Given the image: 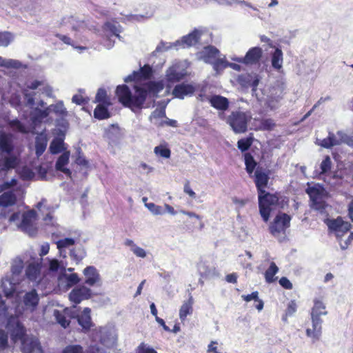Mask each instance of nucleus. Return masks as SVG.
I'll return each mask as SVG.
<instances>
[{
	"label": "nucleus",
	"mask_w": 353,
	"mask_h": 353,
	"mask_svg": "<svg viewBox=\"0 0 353 353\" xmlns=\"http://www.w3.org/2000/svg\"><path fill=\"white\" fill-rule=\"evenodd\" d=\"M163 89V84L161 81H150L141 85H134V94L127 85H119L116 88L115 94L123 106L136 112L144 108L148 97L157 98Z\"/></svg>",
	"instance_id": "nucleus-1"
},
{
	"label": "nucleus",
	"mask_w": 353,
	"mask_h": 353,
	"mask_svg": "<svg viewBox=\"0 0 353 353\" xmlns=\"http://www.w3.org/2000/svg\"><path fill=\"white\" fill-rule=\"evenodd\" d=\"M254 182L258 194V203L261 216L265 222L268 221L272 211L276 208H283L288 199L281 192L270 193L265 190L270 179V171L261 167H256L253 172Z\"/></svg>",
	"instance_id": "nucleus-2"
},
{
	"label": "nucleus",
	"mask_w": 353,
	"mask_h": 353,
	"mask_svg": "<svg viewBox=\"0 0 353 353\" xmlns=\"http://www.w3.org/2000/svg\"><path fill=\"white\" fill-rule=\"evenodd\" d=\"M325 314H327V311L325 310V304L321 300L315 299L314 300V306L311 311V319L313 329L307 328L306 330V335L313 339L314 341L319 339L321 334V324L323 323L321 316Z\"/></svg>",
	"instance_id": "nucleus-3"
},
{
	"label": "nucleus",
	"mask_w": 353,
	"mask_h": 353,
	"mask_svg": "<svg viewBox=\"0 0 353 353\" xmlns=\"http://www.w3.org/2000/svg\"><path fill=\"white\" fill-rule=\"evenodd\" d=\"M253 141L254 138L252 136L241 139L237 141V148L242 152H244L243 159L245 165V170L250 176H252L254 170L258 165L257 161L254 159L251 152H247L252 145Z\"/></svg>",
	"instance_id": "nucleus-4"
},
{
	"label": "nucleus",
	"mask_w": 353,
	"mask_h": 353,
	"mask_svg": "<svg viewBox=\"0 0 353 353\" xmlns=\"http://www.w3.org/2000/svg\"><path fill=\"white\" fill-rule=\"evenodd\" d=\"M251 115L248 112L240 110L232 111L228 116L227 123L236 134L244 133L248 130V122Z\"/></svg>",
	"instance_id": "nucleus-5"
},
{
	"label": "nucleus",
	"mask_w": 353,
	"mask_h": 353,
	"mask_svg": "<svg viewBox=\"0 0 353 353\" xmlns=\"http://www.w3.org/2000/svg\"><path fill=\"white\" fill-rule=\"evenodd\" d=\"M290 221L291 216L288 214L283 212L279 213L269 227L270 233L276 236L285 232L286 229L290 226Z\"/></svg>",
	"instance_id": "nucleus-6"
},
{
	"label": "nucleus",
	"mask_w": 353,
	"mask_h": 353,
	"mask_svg": "<svg viewBox=\"0 0 353 353\" xmlns=\"http://www.w3.org/2000/svg\"><path fill=\"white\" fill-rule=\"evenodd\" d=\"M19 163L20 160L14 154L0 153V176H6L10 171L17 168Z\"/></svg>",
	"instance_id": "nucleus-7"
},
{
	"label": "nucleus",
	"mask_w": 353,
	"mask_h": 353,
	"mask_svg": "<svg viewBox=\"0 0 353 353\" xmlns=\"http://www.w3.org/2000/svg\"><path fill=\"white\" fill-rule=\"evenodd\" d=\"M262 57V48L260 47H252L248 50L243 57H239L235 61L246 65H252L259 63Z\"/></svg>",
	"instance_id": "nucleus-8"
},
{
	"label": "nucleus",
	"mask_w": 353,
	"mask_h": 353,
	"mask_svg": "<svg viewBox=\"0 0 353 353\" xmlns=\"http://www.w3.org/2000/svg\"><path fill=\"white\" fill-rule=\"evenodd\" d=\"M91 290L84 285L74 288L69 294L70 300L75 305L91 297Z\"/></svg>",
	"instance_id": "nucleus-9"
},
{
	"label": "nucleus",
	"mask_w": 353,
	"mask_h": 353,
	"mask_svg": "<svg viewBox=\"0 0 353 353\" xmlns=\"http://www.w3.org/2000/svg\"><path fill=\"white\" fill-rule=\"evenodd\" d=\"M37 213L34 210L26 212L22 215V220L20 223V228L29 234L36 232L34 222L36 219Z\"/></svg>",
	"instance_id": "nucleus-10"
},
{
	"label": "nucleus",
	"mask_w": 353,
	"mask_h": 353,
	"mask_svg": "<svg viewBox=\"0 0 353 353\" xmlns=\"http://www.w3.org/2000/svg\"><path fill=\"white\" fill-rule=\"evenodd\" d=\"M196 91V87L192 83H181L176 85L172 94L174 98L183 99L185 97L192 96Z\"/></svg>",
	"instance_id": "nucleus-11"
},
{
	"label": "nucleus",
	"mask_w": 353,
	"mask_h": 353,
	"mask_svg": "<svg viewBox=\"0 0 353 353\" xmlns=\"http://www.w3.org/2000/svg\"><path fill=\"white\" fill-rule=\"evenodd\" d=\"M328 228L334 231L339 235L348 232L351 228V224L348 222L344 221L341 216L337 217L336 219H331L327 221Z\"/></svg>",
	"instance_id": "nucleus-12"
},
{
	"label": "nucleus",
	"mask_w": 353,
	"mask_h": 353,
	"mask_svg": "<svg viewBox=\"0 0 353 353\" xmlns=\"http://www.w3.org/2000/svg\"><path fill=\"white\" fill-rule=\"evenodd\" d=\"M21 350L23 353H35L40 352L41 347L37 338L27 336L21 341Z\"/></svg>",
	"instance_id": "nucleus-13"
},
{
	"label": "nucleus",
	"mask_w": 353,
	"mask_h": 353,
	"mask_svg": "<svg viewBox=\"0 0 353 353\" xmlns=\"http://www.w3.org/2000/svg\"><path fill=\"white\" fill-rule=\"evenodd\" d=\"M41 268V261L30 263L26 268V276L30 281H37L40 279Z\"/></svg>",
	"instance_id": "nucleus-14"
},
{
	"label": "nucleus",
	"mask_w": 353,
	"mask_h": 353,
	"mask_svg": "<svg viewBox=\"0 0 353 353\" xmlns=\"http://www.w3.org/2000/svg\"><path fill=\"white\" fill-rule=\"evenodd\" d=\"M91 310L89 307H85L81 314L77 316V321L82 330L86 332L94 326L90 316Z\"/></svg>",
	"instance_id": "nucleus-15"
},
{
	"label": "nucleus",
	"mask_w": 353,
	"mask_h": 353,
	"mask_svg": "<svg viewBox=\"0 0 353 353\" xmlns=\"http://www.w3.org/2000/svg\"><path fill=\"white\" fill-rule=\"evenodd\" d=\"M209 103L212 107L221 111L227 110L230 105L228 99L219 94H214L210 96V98L209 99Z\"/></svg>",
	"instance_id": "nucleus-16"
},
{
	"label": "nucleus",
	"mask_w": 353,
	"mask_h": 353,
	"mask_svg": "<svg viewBox=\"0 0 353 353\" xmlns=\"http://www.w3.org/2000/svg\"><path fill=\"white\" fill-rule=\"evenodd\" d=\"M83 274L85 277V283L93 286L100 281V275L94 266H88L83 270Z\"/></svg>",
	"instance_id": "nucleus-17"
},
{
	"label": "nucleus",
	"mask_w": 353,
	"mask_h": 353,
	"mask_svg": "<svg viewBox=\"0 0 353 353\" xmlns=\"http://www.w3.org/2000/svg\"><path fill=\"white\" fill-rule=\"evenodd\" d=\"M23 301L26 308L34 311L39 302V297L36 290L33 289L26 292L23 296Z\"/></svg>",
	"instance_id": "nucleus-18"
},
{
	"label": "nucleus",
	"mask_w": 353,
	"mask_h": 353,
	"mask_svg": "<svg viewBox=\"0 0 353 353\" xmlns=\"http://www.w3.org/2000/svg\"><path fill=\"white\" fill-rule=\"evenodd\" d=\"M54 316L57 323L63 328L68 327L70 323V319L74 318L68 309H65L62 312L55 310Z\"/></svg>",
	"instance_id": "nucleus-19"
},
{
	"label": "nucleus",
	"mask_w": 353,
	"mask_h": 353,
	"mask_svg": "<svg viewBox=\"0 0 353 353\" xmlns=\"http://www.w3.org/2000/svg\"><path fill=\"white\" fill-rule=\"evenodd\" d=\"M48 144V139L46 135L41 133L35 138V154L39 158L46 151Z\"/></svg>",
	"instance_id": "nucleus-20"
},
{
	"label": "nucleus",
	"mask_w": 353,
	"mask_h": 353,
	"mask_svg": "<svg viewBox=\"0 0 353 353\" xmlns=\"http://www.w3.org/2000/svg\"><path fill=\"white\" fill-rule=\"evenodd\" d=\"M16 194L12 191L5 192L0 195V207L7 208L16 204Z\"/></svg>",
	"instance_id": "nucleus-21"
},
{
	"label": "nucleus",
	"mask_w": 353,
	"mask_h": 353,
	"mask_svg": "<svg viewBox=\"0 0 353 353\" xmlns=\"http://www.w3.org/2000/svg\"><path fill=\"white\" fill-rule=\"evenodd\" d=\"M14 145L11 139L6 134L0 135V153L14 154Z\"/></svg>",
	"instance_id": "nucleus-22"
},
{
	"label": "nucleus",
	"mask_w": 353,
	"mask_h": 353,
	"mask_svg": "<svg viewBox=\"0 0 353 353\" xmlns=\"http://www.w3.org/2000/svg\"><path fill=\"white\" fill-rule=\"evenodd\" d=\"M185 73L177 70L175 68L171 67L166 72V80L169 83H176L183 80Z\"/></svg>",
	"instance_id": "nucleus-23"
},
{
	"label": "nucleus",
	"mask_w": 353,
	"mask_h": 353,
	"mask_svg": "<svg viewBox=\"0 0 353 353\" xmlns=\"http://www.w3.org/2000/svg\"><path fill=\"white\" fill-rule=\"evenodd\" d=\"M283 54L281 49L276 48L271 54V63L274 69L280 70L283 67Z\"/></svg>",
	"instance_id": "nucleus-24"
},
{
	"label": "nucleus",
	"mask_w": 353,
	"mask_h": 353,
	"mask_svg": "<svg viewBox=\"0 0 353 353\" xmlns=\"http://www.w3.org/2000/svg\"><path fill=\"white\" fill-rule=\"evenodd\" d=\"M106 104L99 103L94 110V117L98 120H104L110 118L111 114L108 110V107Z\"/></svg>",
	"instance_id": "nucleus-25"
},
{
	"label": "nucleus",
	"mask_w": 353,
	"mask_h": 353,
	"mask_svg": "<svg viewBox=\"0 0 353 353\" xmlns=\"http://www.w3.org/2000/svg\"><path fill=\"white\" fill-rule=\"evenodd\" d=\"M26 330L23 324L17 321L15 324V327L11 331V336L14 341L20 340L22 341L23 339H26Z\"/></svg>",
	"instance_id": "nucleus-26"
},
{
	"label": "nucleus",
	"mask_w": 353,
	"mask_h": 353,
	"mask_svg": "<svg viewBox=\"0 0 353 353\" xmlns=\"http://www.w3.org/2000/svg\"><path fill=\"white\" fill-rule=\"evenodd\" d=\"M192 305L193 300L192 297H190L188 301L183 303L179 310V317L181 321H184L188 315H190L192 313Z\"/></svg>",
	"instance_id": "nucleus-27"
},
{
	"label": "nucleus",
	"mask_w": 353,
	"mask_h": 353,
	"mask_svg": "<svg viewBox=\"0 0 353 353\" xmlns=\"http://www.w3.org/2000/svg\"><path fill=\"white\" fill-rule=\"evenodd\" d=\"M200 39V33L198 30H194L188 35L183 37L182 43L188 47L195 45Z\"/></svg>",
	"instance_id": "nucleus-28"
},
{
	"label": "nucleus",
	"mask_w": 353,
	"mask_h": 353,
	"mask_svg": "<svg viewBox=\"0 0 353 353\" xmlns=\"http://www.w3.org/2000/svg\"><path fill=\"white\" fill-rule=\"evenodd\" d=\"M134 74L137 75L139 80H147L152 77L153 70L150 65L145 64L143 67H141L139 71H134Z\"/></svg>",
	"instance_id": "nucleus-29"
},
{
	"label": "nucleus",
	"mask_w": 353,
	"mask_h": 353,
	"mask_svg": "<svg viewBox=\"0 0 353 353\" xmlns=\"http://www.w3.org/2000/svg\"><path fill=\"white\" fill-rule=\"evenodd\" d=\"M94 102L106 104V105H112L110 99L108 96L107 92L104 88H99L97 90Z\"/></svg>",
	"instance_id": "nucleus-30"
},
{
	"label": "nucleus",
	"mask_w": 353,
	"mask_h": 353,
	"mask_svg": "<svg viewBox=\"0 0 353 353\" xmlns=\"http://www.w3.org/2000/svg\"><path fill=\"white\" fill-rule=\"evenodd\" d=\"M279 268L274 262H272L265 270L264 276L267 283H270L275 281L274 276L278 272Z\"/></svg>",
	"instance_id": "nucleus-31"
},
{
	"label": "nucleus",
	"mask_w": 353,
	"mask_h": 353,
	"mask_svg": "<svg viewBox=\"0 0 353 353\" xmlns=\"http://www.w3.org/2000/svg\"><path fill=\"white\" fill-rule=\"evenodd\" d=\"M163 118H166L165 107L155 109L150 115L149 120L155 125V122H160Z\"/></svg>",
	"instance_id": "nucleus-32"
},
{
	"label": "nucleus",
	"mask_w": 353,
	"mask_h": 353,
	"mask_svg": "<svg viewBox=\"0 0 353 353\" xmlns=\"http://www.w3.org/2000/svg\"><path fill=\"white\" fill-rule=\"evenodd\" d=\"M219 54V50L216 48L212 46L205 48L204 59L206 62H209L211 59H215Z\"/></svg>",
	"instance_id": "nucleus-33"
},
{
	"label": "nucleus",
	"mask_w": 353,
	"mask_h": 353,
	"mask_svg": "<svg viewBox=\"0 0 353 353\" xmlns=\"http://www.w3.org/2000/svg\"><path fill=\"white\" fill-rule=\"evenodd\" d=\"M50 152L52 154L61 152L63 150V141L61 139H54L50 145Z\"/></svg>",
	"instance_id": "nucleus-34"
},
{
	"label": "nucleus",
	"mask_w": 353,
	"mask_h": 353,
	"mask_svg": "<svg viewBox=\"0 0 353 353\" xmlns=\"http://www.w3.org/2000/svg\"><path fill=\"white\" fill-rule=\"evenodd\" d=\"M8 125L14 131L23 134L28 132L26 127L17 119L10 121Z\"/></svg>",
	"instance_id": "nucleus-35"
},
{
	"label": "nucleus",
	"mask_w": 353,
	"mask_h": 353,
	"mask_svg": "<svg viewBox=\"0 0 353 353\" xmlns=\"http://www.w3.org/2000/svg\"><path fill=\"white\" fill-rule=\"evenodd\" d=\"M297 310V305L295 300H291L288 305L287 308L285 310V314L282 317V320L285 322L288 321V318L289 316H292Z\"/></svg>",
	"instance_id": "nucleus-36"
},
{
	"label": "nucleus",
	"mask_w": 353,
	"mask_h": 353,
	"mask_svg": "<svg viewBox=\"0 0 353 353\" xmlns=\"http://www.w3.org/2000/svg\"><path fill=\"white\" fill-rule=\"evenodd\" d=\"M70 158V152H63L57 159L55 168L57 170H62L63 168H65L66 165L69 163Z\"/></svg>",
	"instance_id": "nucleus-37"
},
{
	"label": "nucleus",
	"mask_w": 353,
	"mask_h": 353,
	"mask_svg": "<svg viewBox=\"0 0 353 353\" xmlns=\"http://www.w3.org/2000/svg\"><path fill=\"white\" fill-rule=\"evenodd\" d=\"M338 143L339 142L336 139L334 134L330 133L329 136L327 138H325L321 141V145L325 148H331L332 147L337 145Z\"/></svg>",
	"instance_id": "nucleus-38"
},
{
	"label": "nucleus",
	"mask_w": 353,
	"mask_h": 353,
	"mask_svg": "<svg viewBox=\"0 0 353 353\" xmlns=\"http://www.w3.org/2000/svg\"><path fill=\"white\" fill-rule=\"evenodd\" d=\"M23 269V262L19 259L15 261L11 265V272L12 276H19Z\"/></svg>",
	"instance_id": "nucleus-39"
},
{
	"label": "nucleus",
	"mask_w": 353,
	"mask_h": 353,
	"mask_svg": "<svg viewBox=\"0 0 353 353\" xmlns=\"http://www.w3.org/2000/svg\"><path fill=\"white\" fill-rule=\"evenodd\" d=\"M154 153L159 157L168 159L170 157V150L164 145H158L154 148Z\"/></svg>",
	"instance_id": "nucleus-40"
},
{
	"label": "nucleus",
	"mask_w": 353,
	"mask_h": 353,
	"mask_svg": "<svg viewBox=\"0 0 353 353\" xmlns=\"http://www.w3.org/2000/svg\"><path fill=\"white\" fill-rule=\"evenodd\" d=\"M75 244V241L72 238H65L60 239L57 242V248L59 250H62L70 246H72Z\"/></svg>",
	"instance_id": "nucleus-41"
},
{
	"label": "nucleus",
	"mask_w": 353,
	"mask_h": 353,
	"mask_svg": "<svg viewBox=\"0 0 353 353\" xmlns=\"http://www.w3.org/2000/svg\"><path fill=\"white\" fill-rule=\"evenodd\" d=\"M332 167V161L330 159V157L327 155L325 157L323 160L322 161L320 168H321V172L319 174H324L329 172L331 170Z\"/></svg>",
	"instance_id": "nucleus-42"
},
{
	"label": "nucleus",
	"mask_w": 353,
	"mask_h": 353,
	"mask_svg": "<svg viewBox=\"0 0 353 353\" xmlns=\"http://www.w3.org/2000/svg\"><path fill=\"white\" fill-rule=\"evenodd\" d=\"M0 66L6 68H17L19 66V62L12 59L5 60L0 57Z\"/></svg>",
	"instance_id": "nucleus-43"
},
{
	"label": "nucleus",
	"mask_w": 353,
	"mask_h": 353,
	"mask_svg": "<svg viewBox=\"0 0 353 353\" xmlns=\"http://www.w3.org/2000/svg\"><path fill=\"white\" fill-rule=\"evenodd\" d=\"M62 353H83V348L80 345H69L63 349Z\"/></svg>",
	"instance_id": "nucleus-44"
},
{
	"label": "nucleus",
	"mask_w": 353,
	"mask_h": 353,
	"mask_svg": "<svg viewBox=\"0 0 353 353\" xmlns=\"http://www.w3.org/2000/svg\"><path fill=\"white\" fill-rule=\"evenodd\" d=\"M155 125L158 128H163L165 125L176 128L177 127V121L166 117L165 120H162L160 122H155Z\"/></svg>",
	"instance_id": "nucleus-45"
},
{
	"label": "nucleus",
	"mask_w": 353,
	"mask_h": 353,
	"mask_svg": "<svg viewBox=\"0 0 353 353\" xmlns=\"http://www.w3.org/2000/svg\"><path fill=\"white\" fill-rule=\"evenodd\" d=\"M135 353H158L154 348L148 346L144 343H141L136 348Z\"/></svg>",
	"instance_id": "nucleus-46"
},
{
	"label": "nucleus",
	"mask_w": 353,
	"mask_h": 353,
	"mask_svg": "<svg viewBox=\"0 0 353 353\" xmlns=\"http://www.w3.org/2000/svg\"><path fill=\"white\" fill-rule=\"evenodd\" d=\"M8 347V334L3 330H0V349L5 350Z\"/></svg>",
	"instance_id": "nucleus-47"
},
{
	"label": "nucleus",
	"mask_w": 353,
	"mask_h": 353,
	"mask_svg": "<svg viewBox=\"0 0 353 353\" xmlns=\"http://www.w3.org/2000/svg\"><path fill=\"white\" fill-rule=\"evenodd\" d=\"M228 65L229 63L223 59H216L213 62V68L216 71L223 70Z\"/></svg>",
	"instance_id": "nucleus-48"
},
{
	"label": "nucleus",
	"mask_w": 353,
	"mask_h": 353,
	"mask_svg": "<svg viewBox=\"0 0 353 353\" xmlns=\"http://www.w3.org/2000/svg\"><path fill=\"white\" fill-rule=\"evenodd\" d=\"M75 163L81 166L88 168L89 166V161L85 159L84 155L82 154L81 149L78 150V155L75 159Z\"/></svg>",
	"instance_id": "nucleus-49"
},
{
	"label": "nucleus",
	"mask_w": 353,
	"mask_h": 353,
	"mask_svg": "<svg viewBox=\"0 0 353 353\" xmlns=\"http://www.w3.org/2000/svg\"><path fill=\"white\" fill-rule=\"evenodd\" d=\"M52 111L59 115H64L66 114V110L63 106V104L61 101L57 103L55 105H53L52 106Z\"/></svg>",
	"instance_id": "nucleus-50"
},
{
	"label": "nucleus",
	"mask_w": 353,
	"mask_h": 353,
	"mask_svg": "<svg viewBox=\"0 0 353 353\" xmlns=\"http://www.w3.org/2000/svg\"><path fill=\"white\" fill-rule=\"evenodd\" d=\"M72 101L73 103L77 104V105H84L88 103L89 98L88 97H84L81 94H74L72 97Z\"/></svg>",
	"instance_id": "nucleus-51"
},
{
	"label": "nucleus",
	"mask_w": 353,
	"mask_h": 353,
	"mask_svg": "<svg viewBox=\"0 0 353 353\" xmlns=\"http://www.w3.org/2000/svg\"><path fill=\"white\" fill-rule=\"evenodd\" d=\"M67 283L70 286L77 284L80 279L76 273L70 274L66 276Z\"/></svg>",
	"instance_id": "nucleus-52"
},
{
	"label": "nucleus",
	"mask_w": 353,
	"mask_h": 353,
	"mask_svg": "<svg viewBox=\"0 0 353 353\" xmlns=\"http://www.w3.org/2000/svg\"><path fill=\"white\" fill-rule=\"evenodd\" d=\"M34 173L30 169L26 168L22 169L21 172V178L23 180H29L32 179Z\"/></svg>",
	"instance_id": "nucleus-53"
},
{
	"label": "nucleus",
	"mask_w": 353,
	"mask_h": 353,
	"mask_svg": "<svg viewBox=\"0 0 353 353\" xmlns=\"http://www.w3.org/2000/svg\"><path fill=\"white\" fill-rule=\"evenodd\" d=\"M279 284L285 290H292L293 288L292 283L285 276L281 277L279 281Z\"/></svg>",
	"instance_id": "nucleus-54"
},
{
	"label": "nucleus",
	"mask_w": 353,
	"mask_h": 353,
	"mask_svg": "<svg viewBox=\"0 0 353 353\" xmlns=\"http://www.w3.org/2000/svg\"><path fill=\"white\" fill-rule=\"evenodd\" d=\"M146 207L154 214H161L163 212L162 208L153 203L146 204Z\"/></svg>",
	"instance_id": "nucleus-55"
},
{
	"label": "nucleus",
	"mask_w": 353,
	"mask_h": 353,
	"mask_svg": "<svg viewBox=\"0 0 353 353\" xmlns=\"http://www.w3.org/2000/svg\"><path fill=\"white\" fill-rule=\"evenodd\" d=\"M261 128L263 130H270L273 128V127L275 125L272 119H263L262 120L261 123Z\"/></svg>",
	"instance_id": "nucleus-56"
},
{
	"label": "nucleus",
	"mask_w": 353,
	"mask_h": 353,
	"mask_svg": "<svg viewBox=\"0 0 353 353\" xmlns=\"http://www.w3.org/2000/svg\"><path fill=\"white\" fill-rule=\"evenodd\" d=\"M183 191L192 199L196 198V193L192 190L189 181H186L184 184Z\"/></svg>",
	"instance_id": "nucleus-57"
},
{
	"label": "nucleus",
	"mask_w": 353,
	"mask_h": 353,
	"mask_svg": "<svg viewBox=\"0 0 353 353\" xmlns=\"http://www.w3.org/2000/svg\"><path fill=\"white\" fill-rule=\"evenodd\" d=\"M241 297L246 302H249L252 300L256 301L258 300L259 292L257 291H255L252 292L250 294L242 295Z\"/></svg>",
	"instance_id": "nucleus-58"
},
{
	"label": "nucleus",
	"mask_w": 353,
	"mask_h": 353,
	"mask_svg": "<svg viewBox=\"0 0 353 353\" xmlns=\"http://www.w3.org/2000/svg\"><path fill=\"white\" fill-rule=\"evenodd\" d=\"M132 250L133 253L139 257L144 258L146 256L145 251L140 247L134 246V248H132Z\"/></svg>",
	"instance_id": "nucleus-59"
},
{
	"label": "nucleus",
	"mask_w": 353,
	"mask_h": 353,
	"mask_svg": "<svg viewBox=\"0 0 353 353\" xmlns=\"http://www.w3.org/2000/svg\"><path fill=\"white\" fill-rule=\"evenodd\" d=\"M56 37L62 41L64 43L74 46V44L70 37L61 34H57Z\"/></svg>",
	"instance_id": "nucleus-60"
},
{
	"label": "nucleus",
	"mask_w": 353,
	"mask_h": 353,
	"mask_svg": "<svg viewBox=\"0 0 353 353\" xmlns=\"http://www.w3.org/2000/svg\"><path fill=\"white\" fill-rule=\"evenodd\" d=\"M60 264L57 259H52L49 263V269L52 272H57L59 268Z\"/></svg>",
	"instance_id": "nucleus-61"
},
{
	"label": "nucleus",
	"mask_w": 353,
	"mask_h": 353,
	"mask_svg": "<svg viewBox=\"0 0 353 353\" xmlns=\"http://www.w3.org/2000/svg\"><path fill=\"white\" fill-rule=\"evenodd\" d=\"M237 277L236 273H231L226 275L225 280L228 283L234 284L237 283Z\"/></svg>",
	"instance_id": "nucleus-62"
},
{
	"label": "nucleus",
	"mask_w": 353,
	"mask_h": 353,
	"mask_svg": "<svg viewBox=\"0 0 353 353\" xmlns=\"http://www.w3.org/2000/svg\"><path fill=\"white\" fill-rule=\"evenodd\" d=\"M17 184V180L16 179H12L10 181H6L3 183L2 187L3 189H8Z\"/></svg>",
	"instance_id": "nucleus-63"
},
{
	"label": "nucleus",
	"mask_w": 353,
	"mask_h": 353,
	"mask_svg": "<svg viewBox=\"0 0 353 353\" xmlns=\"http://www.w3.org/2000/svg\"><path fill=\"white\" fill-rule=\"evenodd\" d=\"M203 91H204V89H202L201 90V92L197 96V99L201 102L205 101H208L209 102V99L210 98V96H208L204 92H203Z\"/></svg>",
	"instance_id": "nucleus-64"
}]
</instances>
